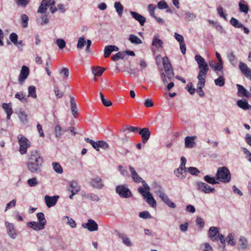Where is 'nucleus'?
<instances>
[{
    "label": "nucleus",
    "instance_id": "nucleus-9",
    "mask_svg": "<svg viewBox=\"0 0 251 251\" xmlns=\"http://www.w3.org/2000/svg\"><path fill=\"white\" fill-rule=\"evenodd\" d=\"M116 192L123 198H129L131 196V193L129 190L125 185H119L116 187Z\"/></svg>",
    "mask_w": 251,
    "mask_h": 251
},
{
    "label": "nucleus",
    "instance_id": "nucleus-63",
    "mask_svg": "<svg viewBox=\"0 0 251 251\" xmlns=\"http://www.w3.org/2000/svg\"><path fill=\"white\" fill-rule=\"evenodd\" d=\"M139 217L141 218L147 219L151 218V216L149 212L147 211H144L139 213Z\"/></svg>",
    "mask_w": 251,
    "mask_h": 251
},
{
    "label": "nucleus",
    "instance_id": "nucleus-35",
    "mask_svg": "<svg viewBox=\"0 0 251 251\" xmlns=\"http://www.w3.org/2000/svg\"><path fill=\"white\" fill-rule=\"evenodd\" d=\"M63 221L65 222L67 225L73 228L75 227L76 226L75 222L73 219L70 218L68 216L64 217L63 218Z\"/></svg>",
    "mask_w": 251,
    "mask_h": 251
},
{
    "label": "nucleus",
    "instance_id": "nucleus-30",
    "mask_svg": "<svg viewBox=\"0 0 251 251\" xmlns=\"http://www.w3.org/2000/svg\"><path fill=\"white\" fill-rule=\"evenodd\" d=\"M10 103H3L2 104V108L7 113V118L9 120L10 116L13 113L12 108L10 106Z\"/></svg>",
    "mask_w": 251,
    "mask_h": 251
},
{
    "label": "nucleus",
    "instance_id": "nucleus-6",
    "mask_svg": "<svg viewBox=\"0 0 251 251\" xmlns=\"http://www.w3.org/2000/svg\"><path fill=\"white\" fill-rule=\"evenodd\" d=\"M138 192L142 195L146 202L151 207H155L156 202L150 192H145L142 187H139Z\"/></svg>",
    "mask_w": 251,
    "mask_h": 251
},
{
    "label": "nucleus",
    "instance_id": "nucleus-2",
    "mask_svg": "<svg viewBox=\"0 0 251 251\" xmlns=\"http://www.w3.org/2000/svg\"><path fill=\"white\" fill-rule=\"evenodd\" d=\"M216 180L223 183L229 182L231 179V174L226 167H219L215 176Z\"/></svg>",
    "mask_w": 251,
    "mask_h": 251
},
{
    "label": "nucleus",
    "instance_id": "nucleus-26",
    "mask_svg": "<svg viewBox=\"0 0 251 251\" xmlns=\"http://www.w3.org/2000/svg\"><path fill=\"white\" fill-rule=\"evenodd\" d=\"M239 249L241 250H246L249 248L248 243L247 239L244 237H241L239 241Z\"/></svg>",
    "mask_w": 251,
    "mask_h": 251
},
{
    "label": "nucleus",
    "instance_id": "nucleus-56",
    "mask_svg": "<svg viewBox=\"0 0 251 251\" xmlns=\"http://www.w3.org/2000/svg\"><path fill=\"white\" fill-rule=\"evenodd\" d=\"M187 171L192 175L197 176L200 173V171L196 168L190 167L187 169Z\"/></svg>",
    "mask_w": 251,
    "mask_h": 251
},
{
    "label": "nucleus",
    "instance_id": "nucleus-36",
    "mask_svg": "<svg viewBox=\"0 0 251 251\" xmlns=\"http://www.w3.org/2000/svg\"><path fill=\"white\" fill-rule=\"evenodd\" d=\"M129 40L133 44H140L142 43V40L137 36L130 34L129 37Z\"/></svg>",
    "mask_w": 251,
    "mask_h": 251
},
{
    "label": "nucleus",
    "instance_id": "nucleus-54",
    "mask_svg": "<svg viewBox=\"0 0 251 251\" xmlns=\"http://www.w3.org/2000/svg\"><path fill=\"white\" fill-rule=\"evenodd\" d=\"M27 184L30 187H34L38 185L39 184V182L38 181L36 177H34L27 180Z\"/></svg>",
    "mask_w": 251,
    "mask_h": 251
},
{
    "label": "nucleus",
    "instance_id": "nucleus-11",
    "mask_svg": "<svg viewBox=\"0 0 251 251\" xmlns=\"http://www.w3.org/2000/svg\"><path fill=\"white\" fill-rule=\"evenodd\" d=\"M82 226L88 229L90 231H97L98 229V226L97 223L93 220L89 219L87 223L83 224Z\"/></svg>",
    "mask_w": 251,
    "mask_h": 251
},
{
    "label": "nucleus",
    "instance_id": "nucleus-57",
    "mask_svg": "<svg viewBox=\"0 0 251 251\" xmlns=\"http://www.w3.org/2000/svg\"><path fill=\"white\" fill-rule=\"evenodd\" d=\"M227 58L229 61L232 65H235L236 58L233 52H231L230 53L228 54L227 55Z\"/></svg>",
    "mask_w": 251,
    "mask_h": 251
},
{
    "label": "nucleus",
    "instance_id": "nucleus-62",
    "mask_svg": "<svg viewBox=\"0 0 251 251\" xmlns=\"http://www.w3.org/2000/svg\"><path fill=\"white\" fill-rule=\"evenodd\" d=\"M56 43L60 49H63L66 46V43L65 41L62 39H57L56 41Z\"/></svg>",
    "mask_w": 251,
    "mask_h": 251
},
{
    "label": "nucleus",
    "instance_id": "nucleus-51",
    "mask_svg": "<svg viewBox=\"0 0 251 251\" xmlns=\"http://www.w3.org/2000/svg\"><path fill=\"white\" fill-rule=\"evenodd\" d=\"M204 179L205 181L210 184H215L218 183V182L216 181L215 178L211 177L208 175L205 176L204 177Z\"/></svg>",
    "mask_w": 251,
    "mask_h": 251
},
{
    "label": "nucleus",
    "instance_id": "nucleus-25",
    "mask_svg": "<svg viewBox=\"0 0 251 251\" xmlns=\"http://www.w3.org/2000/svg\"><path fill=\"white\" fill-rule=\"evenodd\" d=\"M37 218L38 219L39 224L41 226L40 228H45V226L46 224L47 221L45 218L44 214L42 212L38 213L37 214Z\"/></svg>",
    "mask_w": 251,
    "mask_h": 251
},
{
    "label": "nucleus",
    "instance_id": "nucleus-24",
    "mask_svg": "<svg viewBox=\"0 0 251 251\" xmlns=\"http://www.w3.org/2000/svg\"><path fill=\"white\" fill-rule=\"evenodd\" d=\"M163 41L159 38L158 35H155L153 38L152 45L156 48H160L162 47Z\"/></svg>",
    "mask_w": 251,
    "mask_h": 251
},
{
    "label": "nucleus",
    "instance_id": "nucleus-38",
    "mask_svg": "<svg viewBox=\"0 0 251 251\" xmlns=\"http://www.w3.org/2000/svg\"><path fill=\"white\" fill-rule=\"evenodd\" d=\"M114 7L118 15L121 17L122 15L124 7L120 2H116L114 3Z\"/></svg>",
    "mask_w": 251,
    "mask_h": 251
},
{
    "label": "nucleus",
    "instance_id": "nucleus-31",
    "mask_svg": "<svg viewBox=\"0 0 251 251\" xmlns=\"http://www.w3.org/2000/svg\"><path fill=\"white\" fill-rule=\"evenodd\" d=\"M105 70L104 68H101L100 66L94 67L92 69L93 74L95 76H100Z\"/></svg>",
    "mask_w": 251,
    "mask_h": 251
},
{
    "label": "nucleus",
    "instance_id": "nucleus-13",
    "mask_svg": "<svg viewBox=\"0 0 251 251\" xmlns=\"http://www.w3.org/2000/svg\"><path fill=\"white\" fill-rule=\"evenodd\" d=\"M239 67L242 74L251 80V70L247 65L245 63L240 62Z\"/></svg>",
    "mask_w": 251,
    "mask_h": 251
},
{
    "label": "nucleus",
    "instance_id": "nucleus-46",
    "mask_svg": "<svg viewBox=\"0 0 251 251\" xmlns=\"http://www.w3.org/2000/svg\"><path fill=\"white\" fill-rule=\"evenodd\" d=\"M86 41H85V38L83 36L79 38L77 44V48L78 49H81L83 48L84 45L86 44Z\"/></svg>",
    "mask_w": 251,
    "mask_h": 251
},
{
    "label": "nucleus",
    "instance_id": "nucleus-34",
    "mask_svg": "<svg viewBox=\"0 0 251 251\" xmlns=\"http://www.w3.org/2000/svg\"><path fill=\"white\" fill-rule=\"evenodd\" d=\"M206 75H203L201 74H199L198 76V79L199 80L198 83V88H202V87L205 84V78Z\"/></svg>",
    "mask_w": 251,
    "mask_h": 251
},
{
    "label": "nucleus",
    "instance_id": "nucleus-45",
    "mask_svg": "<svg viewBox=\"0 0 251 251\" xmlns=\"http://www.w3.org/2000/svg\"><path fill=\"white\" fill-rule=\"evenodd\" d=\"M230 23L231 25H232L235 27L240 28L243 27V25L240 23L237 19L234 18H232L231 19Z\"/></svg>",
    "mask_w": 251,
    "mask_h": 251
},
{
    "label": "nucleus",
    "instance_id": "nucleus-37",
    "mask_svg": "<svg viewBox=\"0 0 251 251\" xmlns=\"http://www.w3.org/2000/svg\"><path fill=\"white\" fill-rule=\"evenodd\" d=\"M70 191H73L74 193H77L80 190L79 186L76 181H72L70 183Z\"/></svg>",
    "mask_w": 251,
    "mask_h": 251
},
{
    "label": "nucleus",
    "instance_id": "nucleus-15",
    "mask_svg": "<svg viewBox=\"0 0 251 251\" xmlns=\"http://www.w3.org/2000/svg\"><path fill=\"white\" fill-rule=\"evenodd\" d=\"M238 89L237 95L239 97H245L246 98L251 97L250 93L246 90L242 85L240 84H237L236 85Z\"/></svg>",
    "mask_w": 251,
    "mask_h": 251
},
{
    "label": "nucleus",
    "instance_id": "nucleus-27",
    "mask_svg": "<svg viewBox=\"0 0 251 251\" xmlns=\"http://www.w3.org/2000/svg\"><path fill=\"white\" fill-rule=\"evenodd\" d=\"M48 0H42L40 5L39 6L38 9V13H45L48 9Z\"/></svg>",
    "mask_w": 251,
    "mask_h": 251
},
{
    "label": "nucleus",
    "instance_id": "nucleus-61",
    "mask_svg": "<svg viewBox=\"0 0 251 251\" xmlns=\"http://www.w3.org/2000/svg\"><path fill=\"white\" fill-rule=\"evenodd\" d=\"M85 197L94 201H98L100 200L98 196L94 194H88L85 196Z\"/></svg>",
    "mask_w": 251,
    "mask_h": 251
},
{
    "label": "nucleus",
    "instance_id": "nucleus-52",
    "mask_svg": "<svg viewBox=\"0 0 251 251\" xmlns=\"http://www.w3.org/2000/svg\"><path fill=\"white\" fill-rule=\"evenodd\" d=\"M200 249L202 251H212V248L207 243H204L201 245Z\"/></svg>",
    "mask_w": 251,
    "mask_h": 251
},
{
    "label": "nucleus",
    "instance_id": "nucleus-44",
    "mask_svg": "<svg viewBox=\"0 0 251 251\" xmlns=\"http://www.w3.org/2000/svg\"><path fill=\"white\" fill-rule=\"evenodd\" d=\"M52 167L54 171L58 174H62L63 173V169L60 165L57 162H53Z\"/></svg>",
    "mask_w": 251,
    "mask_h": 251
},
{
    "label": "nucleus",
    "instance_id": "nucleus-59",
    "mask_svg": "<svg viewBox=\"0 0 251 251\" xmlns=\"http://www.w3.org/2000/svg\"><path fill=\"white\" fill-rule=\"evenodd\" d=\"M157 7L160 9H167L168 5L165 1L163 0L158 2Z\"/></svg>",
    "mask_w": 251,
    "mask_h": 251
},
{
    "label": "nucleus",
    "instance_id": "nucleus-4",
    "mask_svg": "<svg viewBox=\"0 0 251 251\" xmlns=\"http://www.w3.org/2000/svg\"><path fill=\"white\" fill-rule=\"evenodd\" d=\"M17 138L20 145L19 151L21 154H24L26 153L27 148L30 146V143L29 140L22 134H19Z\"/></svg>",
    "mask_w": 251,
    "mask_h": 251
},
{
    "label": "nucleus",
    "instance_id": "nucleus-32",
    "mask_svg": "<svg viewBox=\"0 0 251 251\" xmlns=\"http://www.w3.org/2000/svg\"><path fill=\"white\" fill-rule=\"evenodd\" d=\"M239 9L241 12L245 13H248L249 11V7L244 0H241L239 3Z\"/></svg>",
    "mask_w": 251,
    "mask_h": 251
},
{
    "label": "nucleus",
    "instance_id": "nucleus-18",
    "mask_svg": "<svg viewBox=\"0 0 251 251\" xmlns=\"http://www.w3.org/2000/svg\"><path fill=\"white\" fill-rule=\"evenodd\" d=\"M130 13L134 19L139 22L141 26L144 25L146 22L145 17L136 12L130 11Z\"/></svg>",
    "mask_w": 251,
    "mask_h": 251
},
{
    "label": "nucleus",
    "instance_id": "nucleus-12",
    "mask_svg": "<svg viewBox=\"0 0 251 251\" xmlns=\"http://www.w3.org/2000/svg\"><path fill=\"white\" fill-rule=\"evenodd\" d=\"M139 134L142 137V141L144 144L146 143L149 139L151 136V131L149 128L145 127L142 129H140Z\"/></svg>",
    "mask_w": 251,
    "mask_h": 251
},
{
    "label": "nucleus",
    "instance_id": "nucleus-39",
    "mask_svg": "<svg viewBox=\"0 0 251 251\" xmlns=\"http://www.w3.org/2000/svg\"><path fill=\"white\" fill-rule=\"evenodd\" d=\"M21 25L24 28H26L28 26V22L29 18L26 14H22L21 16Z\"/></svg>",
    "mask_w": 251,
    "mask_h": 251
},
{
    "label": "nucleus",
    "instance_id": "nucleus-60",
    "mask_svg": "<svg viewBox=\"0 0 251 251\" xmlns=\"http://www.w3.org/2000/svg\"><path fill=\"white\" fill-rule=\"evenodd\" d=\"M15 1L18 5L23 7H25L29 3V0H15Z\"/></svg>",
    "mask_w": 251,
    "mask_h": 251
},
{
    "label": "nucleus",
    "instance_id": "nucleus-10",
    "mask_svg": "<svg viewBox=\"0 0 251 251\" xmlns=\"http://www.w3.org/2000/svg\"><path fill=\"white\" fill-rule=\"evenodd\" d=\"M29 74V70L28 68L25 65L22 67L20 75L18 77V81L21 84H23V82L28 77Z\"/></svg>",
    "mask_w": 251,
    "mask_h": 251
},
{
    "label": "nucleus",
    "instance_id": "nucleus-50",
    "mask_svg": "<svg viewBox=\"0 0 251 251\" xmlns=\"http://www.w3.org/2000/svg\"><path fill=\"white\" fill-rule=\"evenodd\" d=\"M156 8V6L153 4H150L148 6V9L150 15L153 18L155 16V10Z\"/></svg>",
    "mask_w": 251,
    "mask_h": 251
},
{
    "label": "nucleus",
    "instance_id": "nucleus-7",
    "mask_svg": "<svg viewBox=\"0 0 251 251\" xmlns=\"http://www.w3.org/2000/svg\"><path fill=\"white\" fill-rule=\"evenodd\" d=\"M197 189L201 192L204 193H210L215 192L214 188L211 187L208 184L206 183L198 181L195 184Z\"/></svg>",
    "mask_w": 251,
    "mask_h": 251
},
{
    "label": "nucleus",
    "instance_id": "nucleus-8",
    "mask_svg": "<svg viewBox=\"0 0 251 251\" xmlns=\"http://www.w3.org/2000/svg\"><path fill=\"white\" fill-rule=\"evenodd\" d=\"M162 63L165 72L167 74V76L169 79H172L174 76V73L168 57H164L162 58Z\"/></svg>",
    "mask_w": 251,
    "mask_h": 251
},
{
    "label": "nucleus",
    "instance_id": "nucleus-47",
    "mask_svg": "<svg viewBox=\"0 0 251 251\" xmlns=\"http://www.w3.org/2000/svg\"><path fill=\"white\" fill-rule=\"evenodd\" d=\"M111 48V45L106 46L105 47L104 50V56L105 58L108 57L111 53L113 51V49H112Z\"/></svg>",
    "mask_w": 251,
    "mask_h": 251
},
{
    "label": "nucleus",
    "instance_id": "nucleus-29",
    "mask_svg": "<svg viewBox=\"0 0 251 251\" xmlns=\"http://www.w3.org/2000/svg\"><path fill=\"white\" fill-rule=\"evenodd\" d=\"M237 105L244 110L249 109L251 105H250L247 101L245 100H238L237 102Z\"/></svg>",
    "mask_w": 251,
    "mask_h": 251
},
{
    "label": "nucleus",
    "instance_id": "nucleus-48",
    "mask_svg": "<svg viewBox=\"0 0 251 251\" xmlns=\"http://www.w3.org/2000/svg\"><path fill=\"white\" fill-rule=\"evenodd\" d=\"M100 95L102 103L104 106H110L112 105V102L109 100L105 99L102 93H100Z\"/></svg>",
    "mask_w": 251,
    "mask_h": 251
},
{
    "label": "nucleus",
    "instance_id": "nucleus-21",
    "mask_svg": "<svg viewBox=\"0 0 251 251\" xmlns=\"http://www.w3.org/2000/svg\"><path fill=\"white\" fill-rule=\"evenodd\" d=\"M196 136H187L185 138V146L187 148H191L195 145V140Z\"/></svg>",
    "mask_w": 251,
    "mask_h": 251
},
{
    "label": "nucleus",
    "instance_id": "nucleus-19",
    "mask_svg": "<svg viewBox=\"0 0 251 251\" xmlns=\"http://www.w3.org/2000/svg\"><path fill=\"white\" fill-rule=\"evenodd\" d=\"M209 234L210 237L213 241H216L218 239L219 235V229L217 227L212 226L209 229Z\"/></svg>",
    "mask_w": 251,
    "mask_h": 251
},
{
    "label": "nucleus",
    "instance_id": "nucleus-42",
    "mask_svg": "<svg viewBox=\"0 0 251 251\" xmlns=\"http://www.w3.org/2000/svg\"><path fill=\"white\" fill-rule=\"evenodd\" d=\"M126 56V52L124 51L118 52L112 57V59L114 61H117L120 59H123Z\"/></svg>",
    "mask_w": 251,
    "mask_h": 251
},
{
    "label": "nucleus",
    "instance_id": "nucleus-3",
    "mask_svg": "<svg viewBox=\"0 0 251 251\" xmlns=\"http://www.w3.org/2000/svg\"><path fill=\"white\" fill-rule=\"evenodd\" d=\"M199 68L200 69L199 74H201L203 75H206L209 70L208 65L204 59L200 55H196L195 57Z\"/></svg>",
    "mask_w": 251,
    "mask_h": 251
},
{
    "label": "nucleus",
    "instance_id": "nucleus-1",
    "mask_svg": "<svg viewBox=\"0 0 251 251\" xmlns=\"http://www.w3.org/2000/svg\"><path fill=\"white\" fill-rule=\"evenodd\" d=\"M28 156V161L26 163L28 170L32 173L40 172L43 163L41 153L34 150L29 152Z\"/></svg>",
    "mask_w": 251,
    "mask_h": 251
},
{
    "label": "nucleus",
    "instance_id": "nucleus-20",
    "mask_svg": "<svg viewBox=\"0 0 251 251\" xmlns=\"http://www.w3.org/2000/svg\"><path fill=\"white\" fill-rule=\"evenodd\" d=\"M8 235L12 239H15L17 236L16 230L13 224L11 223H6Z\"/></svg>",
    "mask_w": 251,
    "mask_h": 251
},
{
    "label": "nucleus",
    "instance_id": "nucleus-40",
    "mask_svg": "<svg viewBox=\"0 0 251 251\" xmlns=\"http://www.w3.org/2000/svg\"><path fill=\"white\" fill-rule=\"evenodd\" d=\"M119 237L122 240L123 243L127 246L130 247L132 245V243L129 238L126 235L122 234L119 235Z\"/></svg>",
    "mask_w": 251,
    "mask_h": 251
},
{
    "label": "nucleus",
    "instance_id": "nucleus-43",
    "mask_svg": "<svg viewBox=\"0 0 251 251\" xmlns=\"http://www.w3.org/2000/svg\"><path fill=\"white\" fill-rule=\"evenodd\" d=\"M15 98L23 102H27L25 95L22 92H20L15 94Z\"/></svg>",
    "mask_w": 251,
    "mask_h": 251
},
{
    "label": "nucleus",
    "instance_id": "nucleus-5",
    "mask_svg": "<svg viewBox=\"0 0 251 251\" xmlns=\"http://www.w3.org/2000/svg\"><path fill=\"white\" fill-rule=\"evenodd\" d=\"M157 189L155 190V193L156 195L161 199V200L165 203L168 206L171 208H175L176 207V204L172 201L166 195L164 192L161 190L160 186L157 187Z\"/></svg>",
    "mask_w": 251,
    "mask_h": 251
},
{
    "label": "nucleus",
    "instance_id": "nucleus-14",
    "mask_svg": "<svg viewBox=\"0 0 251 251\" xmlns=\"http://www.w3.org/2000/svg\"><path fill=\"white\" fill-rule=\"evenodd\" d=\"M59 198V197L58 196H54L52 197H50L48 195L45 196V201L47 206L48 207H51L54 206L56 204Z\"/></svg>",
    "mask_w": 251,
    "mask_h": 251
},
{
    "label": "nucleus",
    "instance_id": "nucleus-53",
    "mask_svg": "<svg viewBox=\"0 0 251 251\" xmlns=\"http://www.w3.org/2000/svg\"><path fill=\"white\" fill-rule=\"evenodd\" d=\"M100 148H101L104 150L108 149L109 146L107 143L104 141H98V151L100 150Z\"/></svg>",
    "mask_w": 251,
    "mask_h": 251
},
{
    "label": "nucleus",
    "instance_id": "nucleus-64",
    "mask_svg": "<svg viewBox=\"0 0 251 251\" xmlns=\"http://www.w3.org/2000/svg\"><path fill=\"white\" fill-rule=\"evenodd\" d=\"M61 127L59 125H56L55 126V134L56 137H59L61 136Z\"/></svg>",
    "mask_w": 251,
    "mask_h": 251
},
{
    "label": "nucleus",
    "instance_id": "nucleus-55",
    "mask_svg": "<svg viewBox=\"0 0 251 251\" xmlns=\"http://www.w3.org/2000/svg\"><path fill=\"white\" fill-rule=\"evenodd\" d=\"M11 41L16 46H18V35L15 33H12L10 35Z\"/></svg>",
    "mask_w": 251,
    "mask_h": 251
},
{
    "label": "nucleus",
    "instance_id": "nucleus-49",
    "mask_svg": "<svg viewBox=\"0 0 251 251\" xmlns=\"http://www.w3.org/2000/svg\"><path fill=\"white\" fill-rule=\"evenodd\" d=\"M84 139L87 143H90L96 151H98V141L95 142L89 138H85Z\"/></svg>",
    "mask_w": 251,
    "mask_h": 251
},
{
    "label": "nucleus",
    "instance_id": "nucleus-22",
    "mask_svg": "<svg viewBox=\"0 0 251 251\" xmlns=\"http://www.w3.org/2000/svg\"><path fill=\"white\" fill-rule=\"evenodd\" d=\"M70 104L71 112L75 118L78 115L77 108L75 99L73 97L70 98Z\"/></svg>",
    "mask_w": 251,
    "mask_h": 251
},
{
    "label": "nucleus",
    "instance_id": "nucleus-41",
    "mask_svg": "<svg viewBox=\"0 0 251 251\" xmlns=\"http://www.w3.org/2000/svg\"><path fill=\"white\" fill-rule=\"evenodd\" d=\"M28 97H31L33 98H36V88L34 86H30L28 88Z\"/></svg>",
    "mask_w": 251,
    "mask_h": 251
},
{
    "label": "nucleus",
    "instance_id": "nucleus-33",
    "mask_svg": "<svg viewBox=\"0 0 251 251\" xmlns=\"http://www.w3.org/2000/svg\"><path fill=\"white\" fill-rule=\"evenodd\" d=\"M27 225L28 227L32 228L35 230H40L44 229V228H40L41 225L36 222H29L27 224Z\"/></svg>",
    "mask_w": 251,
    "mask_h": 251
},
{
    "label": "nucleus",
    "instance_id": "nucleus-58",
    "mask_svg": "<svg viewBox=\"0 0 251 251\" xmlns=\"http://www.w3.org/2000/svg\"><path fill=\"white\" fill-rule=\"evenodd\" d=\"M215 83L216 85L223 86L225 84V80L223 76H221L215 80Z\"/></svg>",
    "mask_w": 251,
    "mask_h": 251
},
{
    "label": "nucleus",
    "instance_id": "nucleus-28",
    "mask_svg": "<svg viewBox=\"0 0 251 251\" xmlns=\"http://www.w3.org/2000/svg\"><path fill=\"white\" fill-rule=\"evenodd\" d=\"M209 66L213 69L215 71H221L223 68V64H218L214 61H210L209 63Z\"/></svg>",
    "mask_w": 251,
    "mask_h": 251
},
{
    "label": "nucleus",
    "instance_id": "nucleus-23",
    "mask_svg": "<svg viewBox=\"0 0 251 251\" xmlns=\"http://www.w3.org/2000/svg\"><path fill=\"white\" fill-rule=\"evenodd\" d=\"M129 168L131 174L132 178L134 181L136 183L141 182L143 181V179L139 176L134 169L131 166H129Z\"/></svg>",
    "mask_w": 251,
    "mask_h": 251
},
{
    "label": "nucleus",
    "instance_id": "nucleus-17",
    "mask_svg": "<svg viewBox=\"0 0 251 251\" xmlns=\"http://www.w3.org/2000/svg\"><path fill=\"white\" fill-rule=\"evenodd\" d=\"M90 183L93 187L98 189H101L104 186L102 179L98 177L92 179Z\"/></svg>",
    "mask_w": 251,
    "mask_h": 251
},
{
    "label": "nucleus",
    "instance_id": "nucleus-16",
    "mask_svg": "<svg viewBox=\"0 0 251 251\" xmlns=\"http://www.w3.org/2000/svg\"><path fill=\"white\" fill-rule=\"evenodd\" d=\"M186 168L179 167L178 168L175 170L174 173L176 176L180 179H184L186 176Z\"/></svg>",
    "mask_w": 251,
    "mask_h": 251
}]
</instances>
